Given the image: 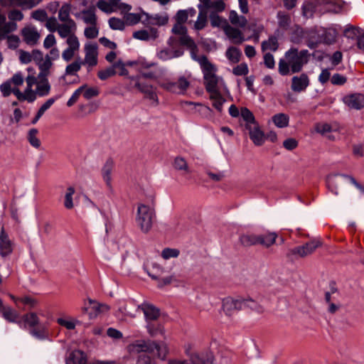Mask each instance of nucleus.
Segmentation results:
<instances>
[{
    "label": "nucleus",
    "instance_id": "obj_44",
    "mask_svg": "<svg viewBox=\"0 0 364 364\" xmlns=\"http://www.w3.org/2000/svg\"><path fill=\"white\" fill-rule=\"evenodd\" d=\"M227 58L233 63H238L241 57V51L235 47H230L226 51Z\"/></svg>",
    "mask_w": 364,
    "mask_h": 364
},
{
    "label": "nucleus",
    "instance_id": "obj_8",
    "mask_svg": "<svg viewBox=\"0 0 364 364\" xmlns=\"http://www.w3.org/2000/svg\"><path fill=\"white\" fill-rule=\"evenodd\" d=\"M321 245V242L319 240H313L302 245L290 249L288 252V256H294L296 258L306 257L313 254Z\"/></svg>",
    "mask_w": 364,
    "mask_h": 364
},
{
    "label": "nucleus",
    "instance_id": "obj_39",
    "mask_svg": "<svg viewBox=\"0 0 364 364\" xmlns=\"http://www.w3.org/2000/svg\"><path fill=\"white\" fill-rule=\"evenodd\" d=\"M242 309L249 308L253 311H255L257 313H262L264 311V308L262 306H261L259 304H258L257 301L251 299H242Z\"/></svg>",
    "mask_w": 364,
    "mask_h": 364
},
{
    "label": "nucleus",
    "instance_id": "obj_23",
    "mask_svg": "<svg viewBox=\"0 0 364 364\" xmlns=\"http://www.w3.org/2000/svg\"><path fill=\"white\" fill-rule=\"evenodd\" d=\"M21 33L23 41L29 45H35L40 38L39 33L33 26L25 27L22 30Z\"/></svg>",
    "mask_w": 364,
    "mask_h": 364
},
{
    "label": "nucleus",
    "instance_id": "obj_13",
    "mask_svg": "<svg viewBox=\"0 0 364 364\" xmlns=\"http://www.w3.org/2000/svg\"><path fill=\"white\" fill-rule=\"evenodd\" d=\"M85 58L83 65L92 68L97 64L98 52L97 46L95 43H86L85 45Z\"/></svg>",
    "mask_w": 364,
    "mask_h": 364
},
{
    "label": "nucleus",
    "instance_id": "obj_37",
    "mask_svg": "<svg viewBox=\"0 0 364 364\" xmlns=\"http://www.w3.org/2000/svg\"><path fill=\"white\" fill-rule=\"evenodd\" d=\"M113 165L112 162H107L102 170V178L107 187L112 188V172Z\"/></svg>",
    "mask_w": 364,
    "mask_h": 364
},
{
    "label": "nucleus",
    "instance_id": "obj_54",
    "mask_svg": "<svg viewBox=\"0 0 364 364\" xmlns=\"http://www.w3.org/2000/svg\"><path fill=\"white\" fill-rule=\"evenodd\" d=\"M109 25L114 30H123L125 26L124 21L114 17L109 18Z\"/></svg>",
    "mask_w": 364,
    "mask_h": 364
},
{
    "label": "nucleus",
    "instance_id": "obj_43",
    "mask_svg": "<svg viewBox=\"0 0 364 364\" xmlns=\"http://www.w3.org/2000/svg\"><path fill=\"white\" fill-rule=\"evenodd\" d=\"M278 25L279 26L284 30H287L289 28L291 23L290 16L283 11H279L277 13Z\"/></svg>",
    "mask_w": 364,
    "mask_h": 364
},
{
    "label": "nucleus",
    "instance_id": "obj_22",
    "mask_svg": "<svg viewBox=\"0 0 364 364\" xmlns=\"http://www.w3.org/2000/svg\"><path fill=\"white\" fill-rule=\"evenodd\" d=\"M224 32L228 38L235 44H241L245 41L243 33L239 29L230 25L224 28Z\"/></svg>",
    "mask_w": 364,
    "mask_h": 364
},
{
    "label": "nucleus",
    "instance_id": "obj_16",
    "mask_svg": "<svg viewBox=\"0 0 364 364\" xmlns=\"http://www.w3.org/2000/svg\"><path fill=\"white\" fill-rule=\"evenodd\" d=\"M138 309H140L143 311L147 323L156 321L159 317V309L152 304L143 303L138 306Z\"/></svg>",
    "mask_w": 364,
    "mask_h": 364
},
{
    "label": "nucleus",
    "instance_id": "obj_17",
    "mask_svg": "<svg viewBox=\"0 0 364 364\" xmlns=\"http://www.w3.org/2000/svg\"><path fill=\"white\" fill-rule=\"evenodd\" d=\"M176 46H175L174 47H170V48L161 49L157 52L156 56L158 58L163 61L182 56L183 55V50L180 48H176Z\"/></svg>",
    "mask_w": 364,
    "mask_h": 364
},
{
    "label": "nucleus",
    "instance_id": "obj_33",
    "mask_svg": "<svg viewBox=\"0 0 364 364\" xmlns=\"http://www.w3.org/2000/svg\"><path fill=\"white\" fill-rule=\"evenodd\" d=\"M258 234L247 232L240 237V243L245 247L258 245Z\"/></svg>",
    "mask_w": 364,
    "mask_h": 364
},
{
    "label": "nucleus",
    "instance_id": "obj_30",
    "mask_svg": "<svg viewBox=\"0 0 364 364\" xmlns=\"http://www.w3.org/2000/svg\"><path fill=\"white\" fill-rule=\"evenodd\" d=\"M258 245L269 247L276 242L277 235L273 232H268L264 234H258Z\"/></svg>",
    "mask_w": 364,
    "mask_h": 364
},
{
    "label": "nucleus",
    "instance_id": "obj_25",
    "mask_svg": "<svg viewBox=\"0 0 364 364\" xmlns=\"http://www.w3.org/2000/svg\"><path fill=\"white\" fill-rule=\"evenodd\" d=\"M223 90L215 91L209 93V98L212 102L213 107L219 112H222L223 109V104L226 100L223 96Z\"/></svg>",
    "mask_w": 364,
    "mask_h": 364
},
{
    "label": "nucleus",
    "instance_id": "obj_64",
    "mask_svg": "<svg viewBox=\"0 0 364 364\" xmlns=\"http://www.w3.org/2000/svg\"><path fill=\"white\" fill-rule=\"evenodd\" d=\"M264 63L265 66L269 69L274 68L275 61L272 54L267 53L264 55Z\"/></svg>",
    "mask_w": 364,
    "mask_h": 364
},
{
    "label": "nucleus",
    "instance_id": "obj_45",
    "mask_svg": "<svg viewBox=\"0 0 364 364\" xmlns=\"http://www.w3.org/2000/svg\"><path fill=\"white\" fill-rule=\"evenodd\" d=\"M168 18L166 16L154 15L148 18V23L151 26H164L168 23Z\"/></svg>",
    "mask_w": 364,
    "mask_h": 364
},
{
    "label": "nucleus",
    "instance_id": "obj_31",
    "mask_svg": "<svg viewBox=\"0 0 364 364\" xmlns=\"http://www.w3.org/2000/svg\"><path fill=\"white\" fill-rule=\"evenodd\" d=\"M76 16L80 17L87 24H97V17L94 7L83 10Z\"/></svg>",
    "mask_w": 364,
    "mask_h": 364
},
{
    "label": "nucleus",
    "instance_id": "obj_7",
    "mask_svg": "<svg viewBox=\"0 0 364 364\" xmlns=\"http://www.w3.org/2000/svg\"><path fill=\"white\" fill-rule=\"evenodd\" d=\"M129 87L130 88H136L143 93L145 97L153 102L155 105L159 103L157 95L152 85L140 81V77H129Z\"/></svg>",
    "mask_w": 364,
    "mask_h": 364
},
{
    "label": "nucleus",
    "instance_id": "obj_38",
    "mask_svg": "<svg viewBox=\"0 0 364 364\" xmlns=\"http://www.w3.org/2000/svg\"><path fill=\"white\" fill-rule=\"evenodd\" d=\"M80 87H82V94L86 100H90L100 94V90L97 87H88L87 85H83Z\"/></svg>",
    "mask_w": 364,
    "mask_h": 364
},
{
    "label": "nucleus",
    "instance_id": "obj_9",
    "mask_svg": "<svg viewBox=\"0 0 364 364\" xmlns=\"http://www.w3.org/2000/svg\"><path fill=\"white\" fill-rule=\"evenodd\" d=\"M159 85L162 88L171 92L176 94H183L188 88L190 83L186 78L181 77L176 82L166 80L160 82Z\"/></svg>",
    "mask_w": 364,
    "mask_h": 364
},
{
    "label": "nucleus",
    "instance_id": "obj_27",
    "mask_svg": "<svg viewBox=\"0 0 364 364\" xmlns=\"http://www.w3.org/2000/svg\"><path fill=\"white\" fill-rule=\"evenodd\" d=\"M66 364H87V356L80 350L72 351L65 360Z\"/></svg>",
    "mask_w": 364,
    "mask_h": 364
},
{
    "label": "nucleus",
    "instance_id": "obj_29",
    "mask_svg": "<svg viewBox=\"0 0 364 364\" xmlns=\"http://www.w3.org/2000/svg\"><path fill=\"white\" fill-rule=\"evenodd\" d=\"M0 313H1L2 317L7 321L11 323H20L18 321L19 314L17 311L9 306H4Z\"/></svg>",
    "mask_w": 364,
    "mask_h": 364
},
{
    "label": "nucleus",
    "instance_id": "obj_46",
    "mask_svg": "<svg viewBox=\"0 0 364 364\" xmlns=\"http://www.w3.org/2000/svg\"><path fill=\"white\" fill-rule=\"evenodd\" d=\"M240 115L242 119L247 122L246 128L248 125H253L256 124L255 117L252 112L247 107H242L240 109Z\"/></svg>",
    "mask_w": 364,
    "mask_h": 364
},
{
    "label": "nucleus",
    "instance_id": "obj_6",
    "mask_svg": "<svg viewBox=\"0 0 364 364\" xmlns=\"http://www.w3.org/2000/svg\"><path fill=\"white\" fill-rule=\"evenodd\" d=\"M155 218V212L149 205L139 204L137 208L136 222L140 230L147 233L152 228Z\"/></svg>",
    "mask_w": 364,
    "mask_h": 364
},
{
    "label": "nucleus",
    "instance_id": "obj_18",
    "mask_svg": "<svg viewBox=\"0 0 364 364\" xmlns=\"http://www.w3.org/2000/svg\"><path fill=\"white\" fill-rule=\"evenodd\" d=\"M109 307L106 304H101L95 301L89 300V306L85 307L83 311L87 313L90 318L96 317L99 314L109 311Z\"/></svg>",
    "mask_w": 364,
    "mask_h": 364
},
{
    "label": "nucleus",
    "instance_id": "obj_40",
    "mask_svg": "<svg viewBox=\"0 0 364 364\" xmlns=\"http://www.w3.org/2000/svg\"><path fill=\"white\" fill-rule=\"evenodd\" d=\"M70 6L67 4L63 5L60 9L58 11V18L61 22H63V23H69L70 21H73L70 17Z\"/></svg>",
    "mask_w": 364,
    "mask_h": 364
},
{
    "label": "nucleus",
    "instance_id": "obj_59",
    "mask_svg": "<svg viewBox=\"0 0 364 364\" xmlns=\"http://www.w3.org/2000/svg\"><path fill=\"white\" fill-rule=\"evenodd\" d=\"M35 52L36 50H33L31 53H29L28 52L21 51L19 56L20 60L23 63H28L32 60L35 61Z\"/></svg>",
    "mask_w": 364,
    "mask_h": 364
},
{
    "label": "nucleus",
    "instance_id": "obj_41",
    "mask_svg": "<svg viewBox=\"0 0 364 364\" xmlns=\"http://www.w3.org/2000/svg\"><path fill=\"white\" fill-rule=\"evenodd\" d=\"M278 40L275 36L269 37L267 41H264L262 43V51L269 50L274 52L278 49Z\"/></svg>",
    "mask_w": 364,
    "mask_h": 364
},
{
    "label": "nucleus",
    "instance_id": "obj_36",
    "mask_svg": "<svg viewBox=\"0 0 364 364\" xmlns=\"http://www.w3.org/2000/svg\"><path fill=\"white\" fill-rule=\"evenodd\" d=\"M146 328L149 335L152 337L157 336L159 335L163 336L165 330L164 326L158 323L151 322L146 324Z\"/></svg>",
    "mask_w": 364,
    "mask_h": 364
},
{
    "label": "nucleus",
    "instance_id": "obj_21",
    "mask_svg": "<svg viewBox=\"0 0 364 364\" xmlns=\"http://www.w3.org/2000/svg\"><path fill=\"white\" fill-rule=\"evenodd\" d=\"M247 129L249 130L250 138L256 146H261L264 144V133L257 123L253 125H248Z\"/></svg>",
    "mask_w": 364,
    "mask_h": 364
},
{
    "label": "nucleus",
    "instance_id": "obj_15",
    "mask_svg": "<svg viewBox=\"0 0 364 364\" xmlns=\"http://www.w3.org/2000/svg\"><path fill=\"white\" fill-rule=\"evenodd\" d=\"M13 242L9 239L8 234L5 232L4 228H1L0 232V255L6 257L10 255L13 252Z\"/></svg>",
    "mask_w": 364,
    "mask_h": 364
},
{
    "label": "nucleus",
    "instance_id": "obj_50",
    "mask_svg": "<svg viewBox=\"0 0 364 364\" xmlns=\"http://www.w3.org/2000/svg\"><path fill=\"white\" fill-rule=\"evenodd\" d=\"M75 193V189L73 187H69L67 189L64 199V206L67 209H72L74 207L73 197Z\"/></svg>",
    "mask_w": 364,
    "mask_h": 364
},
{
    "label": "nucleus",
    "instance_id": "obj_26",
    "mask_svg": "<svg viewBox=\"0 0 364 364\" xmlns=\"http://www.w3.org/2000/svg\"><path fill=\"white\" fill-rule=\"evenodd\" d=\"M41 0H0L4 6H18L26 8H32L36 6Z\"/></svg>",
    "mask_w": 364,
    "mask_h": 364
},
{
    "label": "nucleus",
    "instance_id": "obj_49",
    "mask_svg": "<svg viewBox=\"0 0 364 364\" xmlns=\"http://www.w3.org/2000/svg\"><path fill=\"white\" fill-rule=\"evenodd\" d=\"M23 320L26 324L28 325L31 327H34L37 326L39 323V318L37 314L33 312L25 314L23 316Z\"/></svg>",
    "mask_w": 364,
    "mask_h": 364
},
{
    "label": "nucleus",
    "instance_id": "obj_11",
    "mask_svg": "<svg viewBox=\"0 0 364 364\" xmlns=\"http://www.w3.org/2000/svg\"><path fill=\"white\" fill-rule=\"evenodd\" d=\"M343 104L350 109L360 110L364 108V94L353 92L342 98Z\"/></svg>",
    "mask_w": 364,
    "mask_h": 364
},
{
    "label": "nucleus",
    "instance_id": "obj_63",
    "mask_svg": "<svg viewBox=\"0 0 364 364\" xmlns=\"http://www.w3.org/2000/svg\"><path fill=\"white\" fill-rule=\"evenodd\" d=\"M112 4V8L114 11L117 9H123L129 11L131 9V6L127 4H124L120 2V0H109Z\"/></svg>",
    "mask_w": 364,
    "mask_h": 364
},
{
    "label": "nucleus",
    "instance_id": "obj_24",
    "mask_svg": "<svg viewBox=\"0 0 364 364\" xmlns=\"http://www.w3.org/2000/svg\"><path fill=\"white\" fill-rule=\"evenodd\" d=\"M76 29L77 26L75 22L74 21H70L69 23H60L57 32L60 38H67L75 34Z\"/></svg>",
    "mask_w": 364,
    "mask_h": 364
},
{
    "label": "nucleus",
    "instance_id": "obj_60",
    "mask_svg": "<svg viewBox=\"0 0 364 364\" xmlns=\"http://www.w3.org/2000/svg\"><path fill=\"white\" fill-rule=\"evenodd\" d=\"M178 255L179 251L176 249L166 248L161 252V256L165 259L177 257Z\"/></svg>",
    "mask_w": 364,
    "mask_h": 364
},
{
    "label": "nucleus",
    "instance_id": "obj_55",
    "mask_svg": "<svg viewBox=\"0 0 364 364\" xmlns=\"http://www.w3.org/2000/svg\"><path fill=\"white\" fill-rule=\"evenodd\" d=\"M99 30L97 28L96 24L90 25L85 29L84 34L87 38L92 39L97 37Z\"/></svg>",
    "mask_w": 364,
    "mask_h": 364
},
{
    "label": "nucleus",
    "instance_id": "obj_34",
    "mask_svg": "<svg viewBox=\"0 0 364 364\" xmlns=\"http://www.w3.org/2000/svg\"><path fill=\"white\" fill-rule=\"evenodd\" d=\"M57 323L68 330H73L80 322L78 320L70 317L63 316L57 318Z\"/></svg>",
    "mask_w": 364,
    "mask_h": 364
},
{
    "label": "nucleus",
    "instance_id": "obj_51",
    "mask_svg": "<svg viewBox=\"0 0 364 364\" xmlns=\"http://www.w3.org/2000/svg\"><path fill=\"white\" fill-rule=\"evenodd\" d=\"M117 73L114 70V65L107 69L100 70L97 73L98 77L102 80H105L110 77L114 76Z\"/></svg>",
    "mask_w": 364,
    "mask_h": 364
},
{
    "label": "nucleus",
    "instance_id": "obj_5",
    "mask_svg": "<svg viewBox=\"0 0 364 364\" xmlns=\"http://www.w3.org/2000/svg\"><path fill=\"white\" fill-rule=\"evenodd\" d=\"M172 32L178 36L169 38L167 42L169 47H174L180 44L189 49L193 56L197 50V46L193 40L187 34L186 26L183 23H176L172 28Z\"/></svg>",
    "mask_w": 364,
    "mask_h": 364
},
{
    "label": "nucleus",
    "instance_id": "obj_58",
    "mask_svg": "<svg viewBox=\"0 0 364 364\" xmlns=\"http://www.w3.org/2000/svg\"><path fill=\"white\" fill-rule=\"evenodd\" d=\"M97 6L100 10H102V11H105L107 14H110V13L114 11L109 1V2H107L104 0H100L97 2Z\"/></svg>",
    "mask_w": 364,
    "mask_h": 364
},
{
    "label": "nucleus",
    "instance_id": "obj_32",
    "mask_svg": "<svg viewBox=\"0 0 364 364\" xmlns=\"http://www.w3.org/2000/svg\"><path fill=\"white\" fill-rule=\"evenodd\" d=\"M82 65V60H81L80 58L68 64L65 68V74L62 77V79L65 80L67 75H77V73L80 70Z\"/></svg>",
    "mask_w": 364,
    "mask_h": 364
},
{
    "label": "nucleus",
    "instance_id": "obj_35",
    "mask_svg": "<svg viewBox=\"0 0 364 364\" xmlns=\"http://www.w3.org/2000/svg\"><path fill=\"white\" fill-rule=\"evenodd\" d=\"M230 23L236 26L244 28L247 25V21L243 16H239L235 11H231L229 14Z\"/></svg>",
    "mask_w": 364,
    "mask_h": 364
},
{
    "label": "nucleus",
    "instance_id": "obj_61",
    "mask_svg": "<svg viewBox=\"0 0 364 364\" xmlns=\"http://www.w3.org/2000/svg\"><path fill=\"white\" fill-rule=\"evenodd\" d=\"M46 26L51 32L57 31L60 23H58L55 18L52 17L46 20Z\"/></svg>",
    "mask_w": 364,
    "mask_h": 364
},
{
    "label": "nucleus",
    "instance_id": "obj_20",
    "mask_svg": "<svg viewBox=\"0 0 364 364\" xmlns=\"http://www.w3.org/2000/svg\"><path fill=\"white\" fill-rule=\"evenodd\" d=\"M132 36L140 41L155 40L159 37V32L156 28L151 26L148 29L134 32Z\"/></svg>",
    "mask_w": 364,
    "mask_h": 364
},
{
    "label": "nucleus",
    "instance_id": "obj_53",
    "mask_svg": "<svg viewBox=\"0 0 364 364\" xmlns=\"http://www.w3.org/2000/svg\"><path fill=\"white\" fill-rule=\"evenodd\" d=\"M248 72V66L245 63H240L232 69V73L237 76L246 75Z\"/></svg>",
    "mask_w": 364,
    "mask_h": 364
},
{
    "label": "nucleus",
    "instance_id": "obj_2",
    "mask_svg": "<svg viewBox=\"0 0 364 364\" xmlns=\"http://www.w3.org/2000/svg\"><path fill=\"white\" fill-rule=\"evenodd\" d=\"M129 355L125 359L128 361L130 357L136 356V364H153L156 358L165 360L168 348L164 342L154 341H136L127 346Z\"/></svg>",
    "mask_w": 364,
    "mask_h": 364
},
{
    "label": "nucleus",
    "instance_id": "obj_4",
    "mask_svg": "<svg viewBox=\"0 0 364 364\" xmlns=\"http://www.w3.org/2000/svg\"><path fill=\"white\" fill-rule=\"evenodd\" d=\"M203 74L204 85L206 91L210 93L215 91L223 90L228 93L229 90L223 79L216 75L217 68L208 58L203 55L198 59Z\"/></svg>",
    "mask_w": 364,
    "mask_h": 364
},
{
    "label": "nucleus",
    "instance_id": "obj_19",
    "mask_svg": "<svg viewBox=\"0 0 364 364\" xmlns=\"http://www.w3.org/2000/svg\"><path fill=\"white\" fill-rule=\"evenodd\" d=\"M309 85V78L305 73L294 76L291 79V90L296 92L304 91Z\"/></svg>",
    "mask_w": 364,
    "mask_h": 364
},
{
    "label": "nucleus",
    "instance_id": "obj_3",
    "mask_svg": "<svg viewBox=\"0 0 364 364\" xmlns=\"http://www.w3.org/2000/svg\"><path fill=\"white\" fill-rule=\"evenodd\" d=\"M309 55L307 50H299L297 48H290L285 53L284 58H281L279 61V74L284 76L289 75L290 72L299 73L304 65L309 62Z\"/></svg>",
    "mask_w": 364,
    "mask_h": 364
},
{
    "label": "nucleus",
    "instance_id": "obj_10",
    "mask_svg": "<svg viewBox=\"0 0 364 364\" xmlns=\"http://www.w3.org/2000/svg\"><path fill=\"white\" fill-rule=\"evenodd\" d=\"M35 62L38 66L39 73L38 77H48L51 73L53 62L48 57H43V53L36 50Z\"/></svg>",
    "mask_w": 364,
    "mask_h": 364
},
{
    "label": "nucleus",
    "instance_id": "obj_47",
    "mask_svg": "<svg viewBox=\"0 0 364 364\" xmlns=\"http://www.w3.org/2000/svg\"><path fill=\"white\" fill-rule=\"evenodd\" d=\"M38 133V130L33 128L30 129L28 134V140L30 144L36 149H38L41 144V141L37 137Z\"/></svg>",
    "mask_w": 364,
    "mask_h": 364
},
{
    "label": "nucleus",
    "instance_id": "obj_52",
    "mask_svg": "<svg viewBox=\"0 0 364 364\" xmlns=\"http://www.w3.org/2000/svg\"><path fill=\"white\" fill-rule=\"evenodd\" d=\"M173 166L176 169L179 171H184L187 173L189 172L188 166L186 161L182 157H176L174 160Z\"/></svg>",
    "mask_w": 364,
    "mask_h": 364
},
{
    "label": "nucleus",
    "instance_id": "obj_57",
    "mask_svg": "<svg viewBox=\"0 0 364 364\" xmlns=\"http://www.w3.org/2000/svg\"><path fill=\"white\" fill-rule=\"evenodd\" d=\"M331 82L333 85H343L347 82V77L339 73L333 75Z\"/></svg>",
    "mask_w": 364,
    "mask_h": 364
},
{
    "label": "nucleus",
    "instance_id": "obj_62",
    "mask_svg": "<svg viewBox=\"0 0 364 364\" xmlns=\"http://www.w3.org/2000/svg\"><path fill=\"white\" fill-rule=\"evenodd\" d=\"M210 21L213 27L221 26L223 23V20L215 12H211L210 14Z\"/></svg>",
    "mask_w": 364,
    "mask_h": 364
},
{
    "label": "nucleus",
    "instance_id": "obj_56",
    "mask_svg": "<svg viewBox=\"0 0 364 364\" xmlns=\"http://www.w3.org/2000/svg\"><path fill=\"white\" fill-rule=\"evenodd\" d=\"M191 360L193 364H212V360L209 358L205 359L198 353L191 355Z\"/></svg>",
    "mask_w": 364,
    "mask_h": 364
},
{
    "label": "nucleus",
    "instance_id": "obj_12",
    "mask_svg": "<svg viewBox=\"0 0 364 364\" xmlns=\"http://www.w3.org/2000/svg\"><path fill=\"white\" fill-rule=\"evenodd\" d=\"M68 48L62 53V58L65 62H69L75 56V53L80 50V41L75 34L66 38L65 41Z\"/></svg>",
    "mask_w": 364,
    "mask_h": 364
},
{
    "label": "nucleus",
    "instance_id": "obj_48",
    "mask_svg": "<svg viewBox=\"0 0 364 364\" xmlns=\"http://www.w3.org/2000/svg\"><path fill=\"white\" fill-rule=\"evenodd\" d=\"M206 11L211 9L213 12H221L225 9V3L222 0H216L213 1H209L206 6H204Z\"/></svg>",
    "mask_w": 364,
    "mask_h": 364
},
{
    "label": "nucleus",
    "instance_id": "obj_42",
    "mask_svg": "<svg viewBox=\"0 0 364 364\" xmlns=\"http://www.w3.org/2000/svg\"><path fill=\"white\" fill-rule=\"evenodd\" d=\"M289 118L288 115L279 113L272 117L274 124L279 128H284L288 126Z\"/></svg>",
    "mask_w": 364,
    "mask_h": 364
},
{
    "label": "nucleus",
    "instance_id": "obj_1",
    "mask_svg": "<svg viewBox=\"0 0 364 364\" xmlns=\"http://www.w3.org/2000/svg\"><path fill=\"white\" fill-rule=\"evenodd\" d=\"M50 90L48 77H36L33 75L24 77L21 72L15 73L10 79L0 85V91L4 97L14 94L19 101L33 102L36 95L46 96Z\"/></svg>",
    "mask_w": 364,
    "mask_h": 364
},
{
    "label": "nucleus",
    "instance_id": "obj_14",
    "mask_svg": "<svg viewBox=\"0 0 364 364\" xmlns=\"http://www.w3.org/2000/svg\"><path fill=\"white\" fill-rule=\"evenodd\" d=\"M222 309L228 316H231L242 309V299L227 297L223 300Z\"/></svg>",
    "mask_w": 364,
    "mask_h": 364
},
{
    "label": "nucleus",
    "instance_id": "obj_28",
    "mask_svg": "<svg viewBox=\"0 0 364 364\" xmlns=\"http://www.w3.org/2000/svg\"><path fill=\"white\" fill-rule=\"evenodd\" d=\"M199 14L197 18V21L195 22L193 28L196 31L203 29L208 23V11H206L204 6L198 5Z\"/></svg>",
    "mask_w": 364,
    "mask_h": 364
}]
</instances>
